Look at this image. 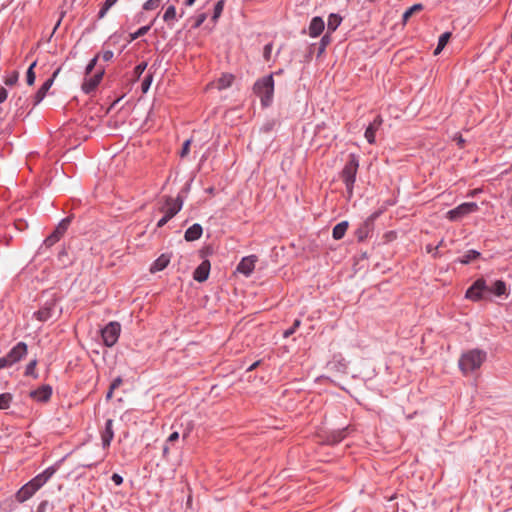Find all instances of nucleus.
<instances>
[{
  "instance_id": "1",
  "label": "nucleus",
  "mask_w": 512,
  "mask_h": 512,
  "mask_svg": "<svg viewBox=\"0 0 512 512\" xmlns=\"http://www.w3.org/2000/svg\"><path fill=\"white\" fill-rule=\"evenodd\" d=\"M54 473L55 469L53 467H48L42 473L35 476L18 490L15 496L16 500L20 503H23L30 499L42 486L48 482Z\"/></svg>"
},
{
  "instance_id": "2",
  "label": "nucleus",
  "mask_w": 512,
  "mask_h": 512,
  "mask_svg": "<svg viewBox=\"0 0 512 512\" xmlns=\"http://www.w3.org/2000/svg\"><path fill=\"white\" fill-rule=\"evenodd\" d=\"M487 353L481 349H471L463 352L459 358L458 366L464 375H468L482 366L486 361Z\"/></svg>"
},
{
  "instance_id": "3",
  "label": "nucleus",
  "mask_w": 512,
  "mask_h": 512,
  "mask_svg": "<svg viewBox=\"0 0 512 512\" xmlns=\"http://www.w3.org/2000/svg\"><path fill=\"white\" fill-rule=\"evenodd\" d=\"M253 92L260 98L263 107H268L273 101L274 79L273 74L259 78L253 86Z\"/></svg>"
},
{
  "instance_id": "4",
  "label": "nucleus",
  "mask_w": 512,
  "mask_h": 512,
  "mask_svg": "<svg viewBox=\"0 0 512 512\" xmlns=\"http://www.w3.org/2000/svg\"><path fill=\"white\" fill-rule=\"evenodd\" d=\"M358 167H359V161H358L357 157L354 154H352V155H350V158L346 162V164L342 170V173H341L342 180L346 186L348 199H350L353 195V188H354V183L356 181V174L358 171Z\"/></svg>"
},
{
  "instance_id": "5",
  "label": "nucleus",
  "mask_w": 512,
  "mask_h": 512,
  "mask_svg": "<svg viewBox=\"0 0 512 512\" xmlns=\"http://www.w3.org/2000/svg\"><path fill=\"white\" fill-rule=\"evenodd\" d=\"M120 333L121 325L119 322L111 321L105 325V327L101 329V337L105 346H114L119 339Z\"/></svg>"
},
{
  "instance_id": "6",
  "label": "nucleus",
  "mask_w": 512,
  "mask_h": 512,
  "mask_svg": "<svg viewBox=\"0 0 512 512\" xmlns=\"http://www.w3.org/2000/svg\"><path fill=\"white\" fill-rule=\"evenodd\" d=\"M488 283L485 279H477L466 291L465 297L472 301L487 298Z\"/></svg>"
},
{
  "instance_id": "7",
  "label": "nucleus",
  "mask_w": 512,
  "mask_h": 512,
  "mask_svg": "<svg viewBox=\"0 0 512 512\" xmlns=\"http://www.w3.org/2000/svg\"><path fill=\"white\" fill-rule=\"evenodd\" d=\"M70 223V217L62 219L56 226L55 230L44 240L43 244L46 247H51L55 243H57L61 239V237L66 233Z\"/></svg>"
},
{
  "instance_id": "8",
  "label": "nucleus",
  "mask_w": 512,
  "mask_h": 512,
  "mask_svg": "<svg viewBox=\"0 0 512 512\" xmlns=\"http://www.w3.org/2000/svg\"><path fill=\"white\" fill-rule=\"evenodd\" d=\"M478 210V205L475 202H466L462 203L456 208L448 211L447 217L451 221H456L462 218L465 215L470 213H474Z\"/></svg>"
},
{
  "instance_id": "9",
  "label": "nucleus",
  "mask_w": 512,
  "mask_h": 512,
  "mask_svg": "<svg viewBox=\"0 0 512 512\" xmlns=\"http://www.w3.org/2000/svg\"><path fill=\"white\" fill-rule=\"evenodd\" d=\"M182 206L183 199L180 196L176 198L167 197L161 211L168 218L172 219L182 209Z\"/></svg>"
},
{
  "instance_id": "10",
  "label": "nucleus",
  "mask_w": 512,
  "mask_h": 512,
  "mask_svg": "<svg viewBox=\"0 0 512 512\" xmlns=\"http://www.w3.org/2000/svg\"><path fill=\"white\" fill-rule=\"evenodd\" d=\"M379 212L371 214L357 229L356 236L359 241L366 239L373 230L374 221L378 218Z\"/></svg>"
},
{
  "instance_id": "11",
  "label": "nucleus",
  "mask_w": 512,
  "mask_h": 512,
  "mask_svg": "<svg viewBox=\"0 0 512 512\" xmlns=\"http://www.w3.org/2000/svg\"><path fill=\"white\" fill-rule=\"evenodd\" d=\"M256 262L257 257L255 255L243 257L240 263L237 265V271L248 277L254 271Z\"/></svg>"
},
{
  "instance_id": "12",
  "label": "nucleus",
  "mask_w": 512,
  "mask_h": 512,
  "mask_svg": "<svg viewBox=\"0 0 512 512\" xmlns=\"http://www.w3.org/2000/svg\"><path fill=\"white\" fill-rule=\"evenodd\" d=\"M27 354V344L18 342L6 355L14 365L19 362Z\"/></svg>"
},
{
  "instance_id": "13",
  "label": "nucleus",
  "mask_w": 512,
  "mask_h": 512,
  "mask_svg": "<svg viewBox=\"0 0 512 512\" xmlns=\"http://www.w3.org/2000/svg\"><path fill=\"white\" fill-rule=\"evenodd\" d=\"M30 397L37 402H47L52 395V387L50 385H42L30 392Z\"/></svg>"
},
{
  "instance_id": "14",
  "label": "nucleus",
  "mask_w": 512,
  "mask_h": 512,
  "mask_svg": "<svg viewBox=\"0 0 512 512\" xmlns=\"http://www.w3.org/2000/svg\"><path fill=\"white\" fill-rule=\"evenodd\" d=\"M58 73H59V69H57L53 73V75L50 78H48L42 84V86L39 88V90L36 92V94L34 96V106L38 105L45 98L47 92L49 91V89L53 85L54 79H55V77L57 76Z\"/></svg>"
},
{
  "instance_id": "15",
  "label": "nucleus",
  "mask_w": 512,
  "mask_h": 512,
  "mask_svg": "<svg viewBox=\"0 0 512 512\" xmlns=\"http://www.w3.org/2000/svg\"><path fill=\"white\" fill-rule=\"evenodd\" d=\"M324 29H325L324 20L319 16H315L310 21V24L308 27V34L310 37L316 38L322 34Z\"/></svg>"
},
{
  "instance_id": "16",
  "label": "nucleus",
  "mask_w": 512,
  "mask_h": 512,
  "mask_svg": "<svg viewBox=\"0 0 512 512\" xmlns=\"http://www.w3.org/2000/svg\"><path fill=\"white\" fill-rule=\"evenodd\" d=\"M491 295L495 296H508L506 283L502 280H496L491 284H488L487 298Z\"/></svg>"
},
{
  "instance_id": "17",
  "label": "nucleus",
  "mask_w": 512,
  "mask_h": 512,
  "mask_svg": "<svg viewBox=\"0 0 512 512\" xmlns=\"http://www.w3.org/2000/svg\"><path fill=\"white\" fill-rule=\"evenodd\" d=\"M103 73H104L103 71H100L93 76L85 78V80L82 84V90L86 94H89L92 91H94L96 89V87L99 85V83L102 79Z\"/></svg>"
},
{
  "instance_id": "18",
  "label": "nucleus",
  "mask_w": 512,
  "mask_h": 512,
  "mask_svg": "<svg viewBox=\"0 0 512 512\" xmlns=\"http://www.w3.org/2000/svg\"><path fill=\"white\" fill-rule=\"evenodd\" d=\"M382 125V118L377 116L365 130V138L369 144L375 143L376 132Z\"/></svg>"
},
{
  "instance_id": "19",
  "label": "nucleus",
  "mask_w": 512,
  "mask_h": 512,
  "mask_svg": "<svg viewBox=\"0 0 512 512\" xmlns=\"http://www.w3.org/2000/svg\"><path fill=\"white\" fill-rule=\"evenodd\" d=\"M113 438H114L113 420L108 419L105 422L104 430L101 432V440H102L103 448H108L110 446Z\"/></svg>"
},
{
  "instance_id": "20",
  "label": "nucleus",
  "mask_w": 512,
  "mask_h": 512,
  "mask_svg": "<svg viewBox=\"0 0 512 512\" xmlns=\"http://www.w3.org/2000/svg\"><path fill=\"white\" fill-rule=\"evenodd\" d=\"M210 272V262L204 260L194 271L193 278L197 282H204L207 280Z\"/></svg>"
},
{
  "instance_id": "21",
  "label": "nucleus",
  "mask_w": 512,
  "mask_h": 512,
  "mask_svg": "<svg viewBox=\"0 0 512 512\" xmlns=\"http://www.w3.org/2000/svg\"><path fill=\"white\" fill-rule=\"evenodd\" d=\"M55 305L54 304H45L42 308L34 313V316L40 322H46L53 316Z\"/></svg>"
},
{
  "instance_id": "22",
  "label": "nucleus",
  "mask_w": 512,
  "mask_h": 512,
  "mask_svg": "<svg viewBox=\"0 0 512 512\" xmlns=\"http://www.w3.org/2000/svg\"><path fill=\"white\" fill-rule=\"evenodd\" d=\"M202 233H203L202 226L198 223H195L185 231L184 238L186 241H189V242L195 241L201 237Z\"/></svg>"
},
{
  "instance_id": "23",
  "label": "nucleus",
  "mask_w": 512,
  "mask_h": 512,
  "mask_svg": "<svg viewBox=\"0 0 512 512\" xmlns=\"http://www.w3.org/2000/svg\"><path fill=\"white\" fill-rule=\"evenodd\" d=\"M348 226H349L348 221H342V222L336 224L332 231L333 238L335 240L342 239L348 229Z\"/></svg>"
},
{
  "instance_id": "24",
  "label": "nucleus",
  "mask_w": 512,
  "mask_h": 512,
  "mask_svg": "<svg viewBox=\"0 0 512 512\" xmlns=\"http://www.w3.org/2000/svg\"><path fill=\"white\" fill-rule=\"evenodd\" d=\"M170 262V259L168 256L162 254L160 257H158L151 266V272H158L165 269Z\"/></svg>"
},
{
  "instance_id": "25",
  "label": "nucleus",
  "mask_w": 512,
  "mask_h": 512,
  "mask_svg": "<svg viewBox=\"0 0 512 512\" xmlns=\"http://www.w3.org/2000/svg\"><path fill=\"white\" fill-rule=\"evenodd\" d=\"M342 22V18L338 14H330L327 21V32H334Z\"/></svg>"
},
{
  "instance_id": "26",
  "label": "nucleus",
  "mask_w": 512,
  "mask_h": 512,
  "mask_svg": "<svg viewBox=\"0 0 512 512\" xmlns=\"http://www.w3.org/2000/svg\"><path fill=\"white\" fill-rule=\"evenodd\" d=\"M480 252L474 249L468 250L461 258L457 260V262L461 264H469L472 261L478 259L480 257Z\"/></svg>"
},
{
  "instance_id": "27",
  "label": "nucleus",
  "mask_w": 512,
  "mask_h": 512,
  "mask_svg": "<svg viewBox=\"0 0 512 512\" xmlns=\"http://www.w3.org/2000/svg\"><path fill=\"white\" fill-rule=\"evenodd\" d=\"M450 37H451L450 32H445V33L441 34V36L438 39L437 47L434 50V55H438L441 53V51L444 49V47L448 43Z\"/></svg>"
},
{
  "instance_id": "28",
  "label": "nucleus",
  "mask_w": 512,
  "mask_h": 512,
  "mask_svg": "<svg viewBox=\"0 0 512 512\" xmlns=\"http://www.w3.org/2000/svg\"><path fill=\"white\" fill-rule=\"evenodd\" d=\"M163 20L168 23L172 24L176 21V8L174 5H169L163 15Z\"/></svg>"
},
{
  "instance_id": "29",
  "label": "nucleus",
  "mask_w": 512,
  "mask_h": 512,
  "mask_svg": "<svg viewBox=\"0 0 512 512\" xmlns=\"http://www.w3.org/2000/svg\"><path fill=\"white\" fill-rule=\"evenodd\" d=\"M234 80V76L232 74H224L218 80V88L226 89L231 86Z\"/></svg>"
},
{
  "instance_id": "30",
  "label": "nucleus",
  "mask_w": 512,
  "mask_h": 512,
  "mask_svg": "<svg viewBox=\"0 0 512 512\" xmlns=\"http://www.w3.org/2000/svg\"><path fill=\"white\" fill-rule=\"evenodd\" d=\"M423 9V5L418 3L411 6L409 9H407L402 16V20L404 23L408 21V19L417 11H421Z\"/></svg>"
},
{
  "instance_id": "31",
  "label": "nucleus",
  "mask_w": 512,
  "mask_h": 512,
  "mask_svg": "<svg viewBox=\"0 0 512 512\" xmlns=\"http://www.w3.org/2000/svg\"><path fill=\"white\" fill-rule=\"evenodd\" d=\"M19 73L17 71H12L4 77V83L7 86H13L18 82Z\"/></svg>"
},
{
  "instance_id": "32",
  "label": "nucleus",
  "mask_w": 512,
  "mask_h": 512,
  "mask_svg": "<svg viewBox=\"0 0 512 512\" xmlns=\"http://www.w3.org/2000/svg\"><path fill=\"white\" fill-rule=\"evenodd\" d=\"M37 62L34 61L33 63L30 64L28 70H27V73H26V81H27V84L28 85H33L34 82H35V73H34V68L36 66Z\"/></svg>"
},
{
  "instance_id": "33",
  "label": "nucleus",
  "mask_w": 512,
  "mask_h": 512,
  "mask_svg": "<svg viewBox=\"0 0 512 512\" xmlns=\"http://www.w3.org/2000/svg\"><path fill=\"white\" fill-rule=\"evenodd\" d=\"M12 396L9 393L0 394V410L9 408Z\"/></svg>"
},
{
  "instance_id": "34",
  "label": "nucleus",
  "mask_w": 512,
  "mask_h": 512,
  "mask_svg": "<svg viewBox=\"0 0 512 512\" xmlns=\"http://www.w3.org/2000/svg\"><path fill=\"white\" fill-rule=\"evenodd\" d=\"M150 28H151L150 25L140 27L137 31L130 34V41L136 40L137 38L144 36L145 34L148 33Z\"/></svg>"
},
{
  "instance_id": "35",
  "label": "nucleus",
  "mask_w": 512,
  "mask_h": 512,
  "mask_svg": "<svg viewBox=\"0 0 512 512\" xmlns=\"http://www.w3.org/2000/svg\"><path fill=\"white\" fill-rule=\"evenodd\" d=\"M36 365H37L36 359L30 361L26 366L25 375L32 376L33 378H37L38 374L35 372Z\"/></svg>"
},
{
  "instance_id": "36",
  "label": "nucleus",
  "mask_w": 512,
  "mask_h": 512,
  "mask_svg": "<svg viewBox=\"0 0 512 512\" xmlns=\"http://www.w3.org/2000/svg\"><path fill=\"white\" fill-rule=\"evenodd\" d=\"M224 8V0H219L214 7V13L212 16L213 21H217V19L221 16Z\"/></svg>"
},
{
  "instance_id": "37",
  "label": "nucleus",
  "mask_w": 512,
  "mask_h": 512,
  "mask_svg": "<svg viewBox=\"0 0 512 512\" xmlns=\"http://www.w3.org/2000/svg\"><path fill=\"white\" fill-rule=\"evenodd\" d=\"M330 42H331V36H330V33L327 32L325 35H323V37L320 40L319 54L324 52V50L330 44Z\"/></svg>"
},
{
  "instance_id": "38",
  "label": "nucleus",
  "mask_w": 512,
  "mask_h": 512,
  "mask_svg": "<svg viewBox=\"0 0 512 512\" xmlns=\"http://www.w3.org/2000/svg\"><path fill=\"white\" fill-rule=\"evenodd\" d=\"M301 325V320L300 319H296L292 325V327H290L289 329L285 330L283 332V337L284 338H288L290 337L292 334L295 333V331L297 330V328Z\"/></svg>"
},
{
  "instance_id": "39",
  "label": "nucleus",
  "mask_w": 512,
  "mask_h": 512,
  "mask_svg": "<svg viewBox=\"0 0 512 512\" xmlns=\"http://www.w3.org/2000/svg\"><path fill=\"white\" fill-rule=\"evenodd\" d=\"M160 2L161 0H147L143 5V9L147 11L154 10L159 6Z\"/></svg>"
},
{
  "instance_id": "40",
  "label": "nucleus",
  "mask_w": 512,
  "mask_h": 512,
  "mask_svg": "<svg viewBox=\"0 0 512 512\" xmlns=\"http://www.w3.org/2000/svg\"><path fill=\"white\" fill-rule=\"evenodd\" d=\"M206 18H207L206 13H200V14H198V15L196 16V18H195L194 27H195V28L200 27V26L204 23V21L206 20Z\"/></svg>"
},
{
  "instance_id": "41",
  "label": "nucleus",
  "mask_w": 512,
  "mask_h": 512,
  "mask_svg": "<svg viewBox=\"0 0 512 512\" xmlns=\"http://www.w3.org/2000/svg\"><path fill=\"white\" fill-rule=\"evenodd\" d=\"M152 75H147L142 82V91L147 92L152 83Z\"/></svg>"
},
{
  "instance_id": "42",
  "label": "nucleus",
  "mask_w": 512,
  "mask_h": 512,
  "mask_svg": "<svg viewBox=\"0 0 512 512\" xmlns=\"http://www.w3.org/2000/svg\"><path fill=\"white\" fill-rule=\"evenodd\" d=\"M190 144H191V140L188 139L184 142L183 144V147H182V150L180 152V156L183 158V157H186L189 153V149H190Z\"/></svg>"
},
{
  "instance_id": "43",
  "label": "nucleus",
  "mask_w": 512,
  "mask_h": 512,
  "mask_svg": "<svg viewBox=\"0 0 512 512\" xmlns=\"http://www.w3.org/2000/svg\"><path fill=\"white\" fill-rule=\"evenodd\" d=\"M12 365L13 364L11 363L7 355L0 357V370L7 367H11Z\"/></svg>"
},
{
  "instance_id": "44",
  "label": "nucleus",
  "mask_w": 512,
  "mask_h": 512,
  "mask_svg": "<svg viewBox=\"0 0 512 512\" xmlns=\"http://www.w3.org/2000/svg\"><path fill=\"white\" fill-rule=\"evenodd\" d=\"M98 57L99 56H96V57H94L93 59L90 60V62L86 66V71H85L86 75H89L93 71V69H94V67H95V65L97 63Z\"/></svg>"
},
{
  "instance_id": "45",
  "label": "nucleus",
  "mask_w": 512,
  "mask_h": 512,
  "mask_svg": "<svg viewBox=\"0 0 512 512\" xmlns=\"http://www.w3.org/2000/svg\"><path fill=\"white\" fill-rule=\"evenodd\" d=\"M113 57H114V53L111 50H105L101 53V58L105 62L112 60Z\"/></svg>"
},
{
  "instance_id": "46",
  "label": "nucleus",
  "mask_w": 512,
  "mask_h": 512,
  "mask_svg": "<svg viewBox=\"0 0 512 512\" xmlns=\"http://www.w3.org/2000/svg\"><path fill=\"white\" fill-rule=\"evenodd\" d=\"M146 67H147V63L146 62H142V63L138 64L135 67V74L137 76H140L145 71Z\"/></svg>"
},
{
  "instance_id": "47",
  "label": "nucleus",
  "mask_w": 512,
  "mask_h": 512,
  "mask_svg": "<svg viewBox=\"0 0 512 512\" xmlns=\"http://www.w3.org/2000/svg\"><path fill=\"white\" fill-rule=\"evenodd\" d=\"M271 52H272V44L271 43L266 44L264 47V52H263L264 58L266 60H269Z\"/></svg>"
},
{
  "instance_id": "48",
  "label": "nucleus",
  "mask_w": 512,
  "mask_h": 512,
  "mask_svg": "<svg viewBox=\"0 0 512 512\" xmlns=\"http://www.w3.org/2000/svg\"><path fill=\"white\" fill-rule=\"evenodd\" d=\"M111 480L115 483V485L119 486L123 483V477L117 473H114L111 476Z\"/></svg>"
},
{
  "instance_id": "49",
  "label": "nucleus",
  "mask_w": 512,
  "mask_h": 512,
  "mask_svg": "<svg viewBox=\"0 0 512 512\" xmlns=\"http://www.w3.org/2000/svg\"><path fill=\"white\" fill-rule=\"evenodd\" d=\"M109 7H107L105 4H103V6L101 7V9L99 10L98 12V18L99 19H102L105 17V15L107 14V12L109 11Z\"/></svg>"
},
{
  "instance_id": "50",
  "label": "nucleus",
  "mask_w": 512,
  "mask_h": 512,
  "mask_svg": "<svg viewBox=\"0 0 512 512\" xmlns=\"http://www.w3.org/2000/svg\"><path fill=\"white\" fill-rule=\"evenodd\" d=\"M8 98V91L5 88H0V104L5 102Z\"/></svg>"
},
{
  "instance_id": "51",
  "label": "nucleus",
  "mask_w": 512,
  "mask_h": 512,
  "mask_svg": "<svg viewBox=\"0 0 512 512\" xmlns=\"http://www.w3.org/2000/svg\"><path fill=\"white\" fill-rule=\"evenodd\" d=\"M122 383V379L120 377H117L113 380V382L110 385L111 390H115L118 388Z\"/></svg>"
},
{
  "instance_id": "52",
  "label": "nucleus",
  "mask_w": 512,
  "mask_h": 512,
  "mask_svg": "<svg viewBox=\"0 0 512 512\" xmlns=\"http://www.w3.org/2000/svg\"><path fill=\"white\" fill-rule=\"evenodd\" d=\"M179 438V433L177 431H174L173 433H171L167 439V442L169 443H173L174 441L178 440Z\"/></svg>"
},
{
  "instance_id": "53",
  "label": "nucleus",
  "mask_w": 512,
  "mask_h": 512,
  "mask_svg": "<svg viewBox=\"0 0 512 512\" xmlns=\"http://www.w3.org/2000/svg\"><path fill=\"white\" fill-rule=\"evenodd\" d=\"M170 220V218H168L166 215H164L157 223V227H163L168 221Z\"/></svg>"
},
{
  "instance_id": "54",
  "label": "nucleus",
  "mask_w": 512,
  "mask_h": 512,
  "mask_svg": "<svg viewBox=\"0 0 512 512\" xmlns=\"http://www.w3.org/2000/svg\"><path fill=\"white\" fill-rule=\"evenodd\" d=\"M48 505L47 501H43L39 504L37 512H45V508Z\"/></svg>"
},
{
  "instance_id": "55",
  "label": "nucleus",
  "mask_w": 512,
  "mask_h": 512,
  "mask_svg": "<svg viewBox=\"0 0 512 512\" xmlns=\"http://www.w3.org/2000/svg\"><path fill=\"white\" fill-rule=\"evenodd\" d=\"M117 1H118V0H106V1L104 2V4H105L107 7L111 8L114 4H116V2H117Z\"/></svg>"
},
{
  "instance_id": "56",
  "label": "nucleus",
  "mask_w": 512,
  "mask_h": 512,
  "mask_svg": "<svg viewBox=\"0 0 512 512\" xmlns=\"http://www.w3.org/2000/svg\"><path fill=\"white\" fill-rule=\"evenodd\" d=\"M343 439V436H342V432L339 433V436L336 438L334 437L333 440H332V443L335 444V443H338L340 442L341 440Z\"/></svg>"
},
{
  "instance_id": "57",
  "label": "nucleus",
  "mask_w": 512,
  "mask_h": 512,
  "mask_svg": "<svg viewBox=\"0 0 512 512\" xmlns=\"http://www.w3.org/2000/svg\"><path fill=\"white\" fill-rule=\"evenodd\" d=\"M259 363H260V361L254 362L251 366L248 367L247 371L254 370L259 365Z\"/></svg>"
},
{
  "instance_id": "58",
  "label": "nucleus",
  "mask_w": 512,
  "mask_h": 512,
  "mask_svg": "<svg viewBox=\"0 0 512 512\" xmlns=\"http://www.w3.org/2000/svg\"><path fill=\"white\" fill-rule=\"evenodd\" d=\"M442 246H443V240H441V241L439 242V244H438L436 247H434L435 255H437V253H438V249H439L440 247H442Z\"/></svg>"
},
{
  "instance_id": "59",
  "label": "nucleus",
  "mask_w": 512,
  "mask_h": 512,
  "mask_svg": "<svg viewBox=\"0 0 512 512\" xmlns=\"http://www.w3.org/2000/svg\"><path fill=\"white\" fill-rule=\"evenodd\" d=\"M113 391H114V390H111V388H109V391H108V392H107V394H106V399H111V398H112Z\"/></svg>"
},
{
  "instance_id": "60",
  "label": "nucleus",
  "mask_w": 512,
  "mask_h": 512,
  "mask_svg": "<svg viewBox=\"0 0 512 512\" xmlns=\"http://www.w3.org/2000/svg\"><path fill=\"white\" fill-rule=\"evenodd\" d=\"M195 1L196 0H185V5L190 7L195 3Z\"/></svg>"
},
{
  "instance_id": "61",
  "label": "nucleus",
  "mask_w": 512,
  "mask_h": 512,
  "mask_svg": "<svg viewBox=\"0 0 512 512\" xmlns=\"http://www.w3.org/2000/svg\"><path fill=\"white\" fill-rule=\"evenodd\" d=\"M427 250H428V252H431V253H433L434 256H436L434 248H432L430 245L427 246Z\"/></svg>"
},
{
  "instance_id": "62",
  "label": "nucleus",
  "mask_w": 512,
  "mask_h": 512,
  "mask_svg": "<svg viewBox=\"0 0 512 512\" xmlns=\"http://www.w3.org/2000/svg\"><path fill=\"white\" fill-rule=\"evenodd\" d=\"M206 192L209 193V194H214V188L213 187H209L206 189Z\"/></svg>"
},
{
  "instance_id": "63",
  "label": "nucleus",
  "mask_w": 512,
  "mask_h": 512,
  "mask_svg": "<svg viewBox=\"0 0 512 512\" xmlns=\"http://www.w3.org/2000/svg\"><path fill=\"white\" fill-rule=\"evenodd\" d=\"M168 450H169V448H168L167 446H164V448H163V453H164V454L168 453Z\"/></svg>"
},
{
  "instance_id": "64",
  "label": "nucleus",
  "mask_w": 512,
  "mask_h": 512,
  "mask_svg": "<svg viewBox=\"0 0 512 512\" xmlns=\"http://www.w3.org/2000/svg\"><path fill=\"white\" fill-rule=\"evenodd\" d=\"M282 73V70H278L277 72H275V74H281Z\"/></svg>"
}]
</instances>
